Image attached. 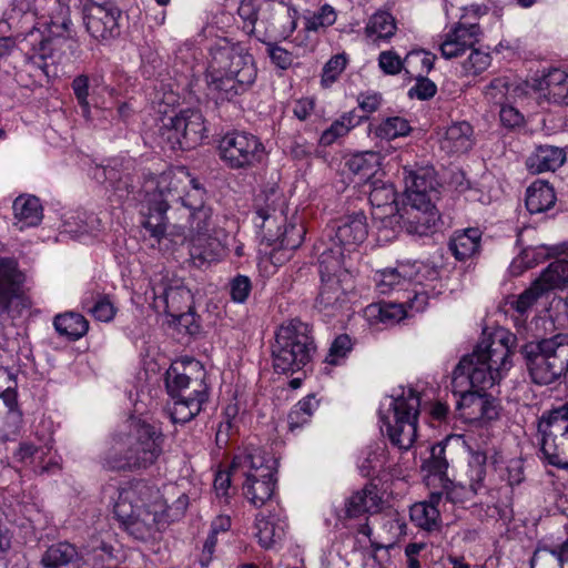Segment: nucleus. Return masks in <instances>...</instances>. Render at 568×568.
Instances as JSON below:
<instances>
[{"instance_id": "1", "label": "nucleus", "mask_w": 568, "mask_h": 568, "mask_svg": "<svg viewBox=\"0 0 568 568\" xmlns=\"http://www.w3.org/2000/svg\"><path fill=\"white\" fill-rule=\"evenodd\" d=\"M113 513L124 530L140 541L156 540L171 520L159 490L142 479L119 490Z\"/></svg>"}, {"instance_id": "2", "label": "nucleus", "mask_w": 568, "mask_h": 568, "mask_svg": "<svg viewBox=\"0 0 568 568\" xmlns=\"http://www.w3.org/2000/svg\"><path fill=\"white\" fill-rule=\"evenodd\" d=\"M181 182L182 180L173 175L172 172H162L159 175L144 174L142 186L144 220L142 225L158 242L168 235L169 217L166 213L173 203L181 201L187 211L201 209L205 204V189L196 179L189 180L190 189L184 195H181L178 190V184Z\"/></svg>"}, {"instance_id": "3", "label": "nucleus", "mask_w": 568, "mask_h": 568, "mask_svg": "<svg viewBox=\"0 0 568 568\" xmlns=\"http://www.w3.org/2000/svg\"><path fill=\"white\" fill-rule=\"evenodd\" d=\"M528 375L537 385H550L568 373V334L535 338L520 348Z\"/></svg>"}, {"instance_id": "4", "label": "nucleus", "mask_w": 568, "mask_h": 568, "mask_svg": "<svg viewBox=\"0 0 568 568\" xmlns=\"http://www.w3.org/2000/svg\"><path fill=\"white\" fill-rule=\"evenodd\" d=\"M316 352L312 328L293 318L276 331L272 345L273 368L278 374H293L303 369Z\"/></svg>"}, {"instance_id": "5", "label": "nucleus", "mask_w": 568, "mask_h": 568, "mask_svg": "<svg viewBox=\"0 0 568 568\" xmlns=\"http://www.w3.org/2000/svg\"><path fill=\"white\" fill-rule=\"evenodd\" d=\"M129 447L122 453H112L106 464L113 470H139L153 465L163 452L164 435L156 424L132 418L130 420Z\"/></svg>"}, {"instance_id": "6", "label": "nucleus", "mask_w": 568, "mask_h": 568, "mask_svg": "<svg viewBox=\"0 0 568 568\" xmlns=\"http://www.w3.org/2000/svg\"><path fill=\"white\" fill-rule=\"evenodd\" d=\"M280 4H283L282 2ZM273 12L283 16L288 20V26L283 27V34H291L296 29L297 11L294 8H284L278 6L276 8V0H242L237 14L242 21V30L248 36H255L256 39L266 44L267 54L277 68L285 70L293 63V54L286 49L273 43L266 42L265 38L257 34L256 22L270 23L273 18Z\"/></svg>"}, {"instance_id": "7", "label": "nucleus", "mask_w": 568, "mask_h": 568, "mask_svg": "<svg viewBox=\"0 0 568 568\" xmlns=\"http://www.w3.org/2000/svg\"><path fill=\"white\" fill-rule=\"evenodd\" d=\"M233 474L241 471L245 497L256 507L263 506L275 489V459L258 447H246L232 460Z\"/></svg>"}, {"instance_id": "8", "label": "nucleus", "mask_w": 568, "mask_h": 568, "mask_svg": "<svg viewBox=\"0 0 568 568\" xmlns=\"http://www.w3.org/2000/svg\"><path fill=\"white\" fill-rule=\"evenodd\" d=\"M389 416L381 415V430L386 432L393 446L408 450L417 436V416L420 398L413 388L402 389L400 394L392 395Z\"/></svg>"}, {"instance_id": "9", "label": "nucleus", "mask_w": 568, "mask_h": 568, "mask_svg": "<svg viewBox=\"0 0 568 568\" xmlns=\"http://www.w3.org/2000/svg\"><path fill=\"white\" fill-rule=\"evenodd\" d=\"M538 432L547 462L568 469V402L545 410L538 418Z\"/></svg>"}, {"instance_id": "10", "label": "nucleus", "mask_w": 568, "mask_h": 568, "mask_svg": "<svg viewBox=\"0 0 568 568\" xmlns=\"http://www.w3.org/2000/svg\"><path fill=\"white\" fill-rule=\"evenodd\" d=\"M219 154L227 168L245 170L254 168L263 161L265 148L256 135L233 131L220 140Z\"/></svg>"}, {"instance_id": "11", "label": "nucleus", "mask_w": 568, "mask_h": 568, "mask_svg": "<svg viewBox=\"0 0 568 568\" xmlns=\"http://www.w3.org/2000/svg\"><path fill=\"white\" fill-rule=\"evenodd\" d=\"M201 111L186 109L170 119L162 129L161 135L172 150H191L201 144L206 128Z\"/></svg>"}, {"instance_id": "12", "label": "nucleus", "mask_w": 568, "mask_h": 568, "mask_svg": "<svg viewBox=\"0 0 568 568\" xmlns=\"http://www.w3.org/2000/svg\"><path fill=\"white\" fill-rule=\"evenodd\" d=\"M210 64L240 79V83L254 84L257 69L253 57L240 43L223 40L211 48Z\"/></svg>"}, {"instance_id": "13", "label": "nucleus", "mask_w": 568, "mask_h": 568, "mask_svg": "<svg viewBox=\"0 0 568 568\" xmlns=\"http://www.w3.org/2000/svg\"><path fill=\"white\" fill-rule=\"evenodd\" d=\"M23 274L12 258L0 257V316L12 318L31 306V302L23 290Z\"/></svg>"}, {"instance_id": "14", "label": "nucleus", "mask_w": 568, "mask_h": 568, "mask_svg": "<svg viewBox=\"0 0 568 568\" xmlns=\"http://www.w3.org/2000/svg\"><path fill=\"white\" fill-rule=\"evenodd\" d=\"M171 365L165 373V388L170 398H209L204 383V371L199 362H190L187 366Z\"/></svg>"}, {"instance_id": "15", "label": "nucleus", "mask_w": 568, "mask_h": 568, "mask_svg": "<svg viewBox=\"0 0 568 568\" xmlns=\"http://www.w3.org/2000/svg\"><path fill=\"white\" fill-rule=\"evenodd\" d=\"M83 23L88 33L99 42H108L120 36L121 10L111 1L83 3Z\"/></svg>"}, {"instance_id": "16", "label": "nucleus", "mask_w": 568, "mask_h": 568, "mask_svg": "<svg viewBox=\"0 0 568 568\" xmlns=\"http://www.w3.org/2000/svg\"><path fill=\"white\" fill-rule=\"evenodd\" d=\"M459 395L456 400L454 416L465 423L490 422L499 417V404L497 399L486 392L458 388L453 390Z\"/></svg>"}, {"instance_id": "17", "label": "nucleus", "mask_w": 568, "mask_h": 568, "mask_svg": "<svg viewBox=\"0 0 568 568\" xmlns=\"http://www.w3.org/2000/svg\"><path fill=\"white\" fill-rule=\"evenodd\" d=\"M501 378L500 373L487 366L476 354L465 355L453 372L452 389L469 388L486 392Z\"/></svg>"}, {"instance_id": "18", "label": "nucleus", "mask_w": 568, "mask_h": 568, "mask_svg": "<svg viewBox=\"0 0 568 568\" xmlns=\"http://www.w3.org/2000/svg\"><path fill=\"white\" fill-rule=\"evenodd\" d=\"M368 235L367 217L363 211L353 212L337 219L328 234L331 241L351 252L361 245Z\"/></svg>"}, {"instance_id": "19", "label": "nucleus", "mask_w": 568, "mask_h": 568, "mask_svg": "<svg viewBox=\"0 0 568 568\" xmlns=\"http://www.w3.org/2000/svg\"><path fill=\"white\" fill-rule=\"evenodd\" d=\"M399 219L409 234L427 236L437 230L440 215L434 202L425 204L406 201Z\"/></svg>"}, {"instance_id": "20", "label": "nucleus", "mask_w": 568, "mask_h": 568, "mask_svg": "<svg viewBox=\"0 0 568 568\" xmlns=\"http://www.w3.org/2000/svg\"><path fill=\"white\" fill-rule=\"evenodd\" d=\"M154 306L162 308L170 316L191 311L193 295L181 281L165 283L161 281L152 287Z\"/></svg>"}, {"instance_id": "21", "label": "nucleus", "mask_w": 568, "mask_h": 568, "mask_svg": "<svg viewBox=\"0 0 568 568\" xmlns=\"http://www.w3.org/2000/svg\"><path fill=\"white\" fill-rule=\"evenodd\" d=\"M406 201L425 204L438 199L439 183L433 168L407 170L404 168Z\"/></svg>"}, {"instance_id": "22", "label": "nucleus", "mask_w": 568, "mask_h": 568, "mask_svg": "<svg viewBox=\"0 0 568 568\" xmlns=\"http://www.w3.org/2000/svg\"><path fill=\"white\" fill-rule=\"evenodd\" d=\"M348 277H321L320 293L315 307L327 316H335L347 303V288L343 283Z\"/></svg>"}, {"instance_id": "23", "label": "nucleus", "mask_w": 568, "mask_h": 568, "mask_svg": "<svg viewBox=\"0 0 568 568\" xmlns=\"http://www.w3.org/2000/svg\"><path fill=\"white\" fill-rule=\"evenodd\" d=\"M480 28L478 24L458 23L446 36L440 44V52L445 59L459 58L471 49L478 41Z\"/></svg>"}, {"instance_id": "24", "label": "nucleus", "mask_w": 568, "mask_h": 568, "mask_svg": "<svg viewBox=\"0 0 568 568\" xmlns=\"http://www.w3.org/2000/svg\"><path fill=\"white\" fill-rule=\"evenodd\" d=\"M205 79L209 91L215 95L216 100L222 101H231L248 91L253 85L251 83H240V79L229 75L211 64H209Z\"/></svg>"}, {"instance_id": "25", "label": "nucleus", "mask_w": 568, "mask_h": 568, "mask_svg": "<svg viewBox=\"0 0 568 568\" xmlns=\"http://www.w3.org/2000/svg\"><path fill=\"white\" fill-rule=\"evenodd\" d=\"M82 562V551L69 541L50 545L40 559L41 568H80Z\"/></svg>"}, {"instance_id": "26", "label": "nucleus", "mask_w": 568, "mask_h": 568, "mask_svg": "<svg viewBox=\"0 0 568 568\" xmlns=\"http://www.w3.org/2000/svg\"><path fill=\"white\" fill-rule=\"evenodd\" d=\"M328 246L324 243L317 244L315 250L318 252V272L321 277L344 276L349 277L348 272L343 267L344 247L338 246L332 241Z\"/></svg>"}, {"instance_id": "27", "label": "nucleus", "mask_w": 568, "mask_h": 568, "mask_svg": "<svg viewBox=\"0 0 568 568\" xmlns=\"http://www.w3.org/2000/svg\"><path fill=\"white\" fill-rule=\"evenodd\" d=\"M473 126L468 122H456L449 125L440 141V148L448 154H463L474 145Z\"/></svg>"}, {"instance_id": "28", "label": "nucleus", "mask_w": 568, "mask_h": 568, "mask_svg": "<svg viewBox=\"0 0 568 568\" xmlns=\"http://www.w3.org/2000/svg\"><path fill=\"white\" fill-rule=\"evenodd\" d=\"M566 160L562 149L554 145H538L527 158L526 166L534 173L539 174L547 171H556Z\"/></svg>"}, {"instance_id": "29", "label": "nucleus", "mask_w": 568, "mask_h": 568, "mask_svg": "<svg viewBox=\"0 0 568 568\" xmlns=\"http://www.w3.org/2000/svg\"><path fill=\"white\" fill-rule=\"evenodd\" d=\"M530 568H568V536L558 545H538Z\"/></svg>"}, {"instance_id": "30", "label": "nucleus", "mask_w": 568, "mask_h": 568, "mask_svg": "<svg viewBox=\"0 0 568 568\" xmlns=\"http://www.w3.org/2000/svg\"><path fill=\"white\" fill-rule=\"evenodd\" d=\"M538 90L557 104L568 105V73L560 69H551L538 80Z\"/></svg>"}, {"instance_id": "31", "label": "nucleus", "mask_w": 568, "mask_h": 568, "mask_svg": "<svg viewBox=\"0 0 568 568\" xmlns=\"http://www.w3.org/2000/svg\"><path fill=\"white\" fill-rule=\"evenodd\" d=\"M473 354H476L477 357L480 356V359H483L487 366L489 365L493 371L500 374L510 366V352L501 341L489 342L488 339H484L476 346Z\"/></svg>"}, {"instance_id": "32", "label": "nucleus", "mask_w": 568, "mask_h": 568, "mask_svg": "<svg viewBox=\"0 0 568 568\" xmlns=\"http://www.w3.org/2000/svg\"><path fill=\"white\" fill-rule=\"evenodd\" d=\"M14 219L21 224L20 229L37 226L43 219V207L34 195H19L12 204Z\"/></svg>"}, {"instance_id": "33", "label": "nucleus", "mask_w": 568, "mask_h": 568, "mask_svg": "<svg viewBox=\"0 0 568 568\" xmlns=\"http://www.w3.org/2000/svg\"><path fill=\"white\" fill-rule=\"evenodd\" d=\"M381 498L375 486L366 485L363 489L354 493L346 501L345 511L349 518L358 517L366 513L379 510Z\"/></svg>"}, {"instance_id": "34", "label": "nucleus", "mask_w": 568, "mask_h": 568, "mask_svg": "<svg viewBox=\"0 0 568 568\" xmlns=\"http://www.w3.org/2000/svg\"><path fill=\"white\" fill-rule=\"evenodd\" d=\"M556 203L555 190L545 181L534 182L526 192V207L531 214L542 213Z\"/></svg>"}, {"instance_id": "35", "label": "nucleus", "mask_w": 568, "mask_h": 568, "mask_svg": "<svg viewBox=\"0 0 568 568\" xmlns=\"http://www.w3.org/2000/svg\"><path fill=\"white\" fill-rule=\"evenodd\" d=\"M55 331L70 341H78L88 333L89 322L79 313H64L57 315L53 321Z\"/></svg>"}, {"instance_id": "36", "label": "nucleus", "mask_w": 568, "mask_h": 568, "mask_svg": "<svg viewBox=\"0 0 568 568\" xmlns=\"http://www.w3.org/2000/svg\"><path fill=\"white\" fill-rule=\"evenodd\" d=\"M480 236L478 229H467L449 241V250L457 260L465 261L478 251Z\"/></svg>"}, {"instance_id": "37", "label": "nucleus", "mask_w": 568, "mask_h": 568, "mask_svg": "<svg viewBox=\"0 0 568 568\" xmlns=\"http://www.w3.org/2000/svg\"><path fill=\"white\" fill-rule=\"evenodd\" d=\"M171 400L172 403L168 405L171 420L174 424H185L200 414L207 398H171Z\"/></svg>"}, {"instance_id": "38", "label": "nucleus", "mask_w": 568, "mask_h": 568, "mask_svg": "<svg viewBox=\"0 0 568 568\" xmlns=\"http://www.w3.org/2000/svg\"><path fill=\"white\" fill-rule=\"evenodd\" d=\"M405 315L402 305L394 303H375L365 308V316L372 325L385 324L394 325Z\"/></svg>"}, {"instance_id": "39", "label": "nucleus", "mask_w": 568, "mask_h": 568, "mask_svg": "<svg viewBox=\"0 0 568 568\" xmlns=\"http://www.w3.org/2000/svg\"><path fill=\"white\" fill-rule=\"evenodd\" d=\"M396 31L395 18L387 11H377L369 19L365 27V34L373 39L389 40Z\"/></svg>"}, {"instance_id": "40", "label": "nucleus", "mask_w": 568, "mask_h": 568, "mask_svg": "<svg viewBox=\"0 0 568 568\" xmlns=\"http://www.w3.org/2000/svg\"><path fill=\"white\" fill-rule=\"evenodd\" d=\"M536 280L546 293L551 290L568 287V261L557 260L551 262Z\"/></svg>"}, {"instance_id": "41", "label": "nucleus", "mask_w": 568, "mask_h": 568, "mask_svg": "<svg viewBox=\"0 0 568 568\" xmlns=\"http://www.w3.org/2000/svg\"><path fill=\"white\" fill-rule=\"evenodd\" d=\"M409 515L412 521L424 530L435 531L440 528V513L434 506L416 503L410 507Z\"/></svg>"}, {"instance_id": "42", "label": "nucleus", "mask_w": 568, "mask_h": 568, "mask_svg": "<svg viewBox=\"0 0 568 568\" xmlns=\"http://www.w3.org/2000/svg\"><path fill=\"white\" fill-rule=\"evenodd\" d=\"M83 310L90 313L95 320L110 322L115 315V307L106 295L90 293L82 301Z\"/></svg>"}, {"instance_id": "43", "label": "nucleus", "mask_w": 568, "mask_h": 568, "mask_svg": "<svg viewBox=\"0 0 568 568\" xmlns=\"http://www.w3.org/2000/svg\"><path fill=\"white\" fill-rule=\"evenodd\" d=\"M362 118L363 116L356 115L354 112L345 113L322 133L320 139L321 144L325 146L333 144L338 138L344 136L352 128L357 125Z\"/></svg>"}, {"instance_id": "44", "label": "nucleus", "mask_w": 568, "mask_h": 568, "mask_svg": "<svg viewBox=\"0 0 568 568\" xmlns=\"http://www.w3.org/2000/svg\"><path fill=\"white\" fill-rule=\"evenodd\" d=\"M449 439L438 442L430 448V456L423 464V469L427 470L430 475L438 476L439 480L446 478V470L449 466L446 456V449Z\"/></svg>"}, {"instance_id": "45", "label": "nucleus", "mask_w": 568, "mask_h": 568, "mask_svg": "<svg viewBox=\"0 0 568 568\" xmlns=\"http://www.w3.org/2000/svg\"><path fill=\"white\" fill-rule=\"evenodd\" d=\"M255 526L257 529L256 536L258 538V542L264 548L272 547L284 536V525L275 523L274 518L257 516Z\"/></svg>"}, {"instance_id": "46", "label": "nucleus", "mask_w": 568, "mask_h": 568, "mask_svg": "<svg viewBox=\"0 0 568 568\" xmlns=\"http://www.w3.org/2000/svg\"><path fill=\"white\" fill-rule=\"evenodd\" d=\"M346 166L354 174L369 179L379 166V155L375 152L357 153L346 161Z\"/></svg>"}, {"instance_id": "47", "label": "nucleus", "mask_w": 568, "mask_h": 568, "mask_svg": "<svg viewBox=\"0 0 568 568\" xmlns=\"http://www.w3.org/2000/svg\"><path fill=\"white\" fill-rule=\"evenodd\" d=\"M372 185L368 196L371 204L377 209H384L388 214L397 211L395 206L396 193L393 185L385 183L378 185L377 182H373Z\"/></svg>"}, {"instance_id": "48", "label": "nucleus", "mask_w": 568, "mask_h": 568, "mask_svg": "<svg viewBox=\"0 0 568 568\" xmlns=\"http://www.w3.org/2000/svg\"><path fill=\"white\" fill-rule=\"evenodd\" d=\"M412 128L407 120L400 116L385 119L376 129L375 134L381 139L393 140L407 135Z\"/></svg>"}, {"instance_id": "49", "label": "nucleus", "mask_w": 568, "mask_h": 568, "mask_svg": "<svg viewBox=\"0 0 568 568\" xmlns=\"http://www.w3.org/2000/svg\"><path fill=\"white\" fill-rule=\"evenodd\" d=\"M544 294H546L545 288H542L541 284L535 280L527 290L517 296V298L511 303V306L519 314H525Z\"/></svg>"}, {"instance_id": "50", "label": "nucleus", "mask_w": 568, "mask_h": 568, "mask_svg": "<svg viewBox=\"0 0 568 568\" xmlns=\"http://www.w3.org/2000/svg\"><path fill=\"white\" fill-rule=\"evenodd\" d=\"M469 54L466 60L463 61L462 68L466 75H477L485 71L491 61V57L487 52H483L478 49H468Z\"/></svg>"}, {"instance_id": "51", "label": "nucleus", "mask_w": 568, "mask_h": 568, "mask_svg": "<svg viewBox=\"0 0 568 568\" xmlns=\"http://www.w3.org/2000/svg\"><path fill=\"white\" fill-rule=\"evenodd\" d=\"M386 462L385 448L381 446L369 447L366 456L359 465L363 476L368 477L382 468Z\"/></svg>"}, {"instance_id": "52", "label": "nucleus", "mask_w": 568, "mask_h": 568, "mask_svg": "<svg viewBox=\"0 0 568 568\" xmlns=\"http://www.w3.org/2000/svg\"><path fill=\"white\" fill-rule=\"evenodd\" d=\"M378 65L386 74H398L402 70H405L406 73H412L406 64L405 58L402 60L400 57L393 50H387L379 53Z\"/></svg>"}, {"instance_id": "53", "label": "nucleus", "mask_w": 568, "mask_h": 568, "mask_svg": "<svg viewBox=\"0 0 568 568\" xmlns=\"http://www.w3.org/2000/svg\"><path fill=\"white\" fill-rule=\"evenodd\" d=\"M510 89H515L514 83L507 77H499L490 81L487 85L486 97L497 104H504Z\"/></svg>"}, {"instance_id": "54", "label": "nucleus", "mask_w": 568, "mask_h": 568, "mask_svg": "<svg viewBox=\"0 0 568 568\" xmlns=\"http://www.w3.org/2000/svg\"><path fill=\"white\" fill-rule=\"evenodd\" d=\"M486 459L487 457L485 453H476L473 455L469 463L470 488L475 494H477V491L481 488L484 478L486 476Z\"/></svg>"}, {"instance_id": "55", "label": "nucleus", "mask_w": 568, "mask_h": 568, "mask_svg": "<svg viewBox=\"0 0 568 568\" xmlns=\"http://www.w3.org/2000/svg\"><path fill=\"white\" fill-rule=\"evenodd\" d=\"M353 343L347 334L338 335L332 343L325 362L331 365H337L339 361L352 351Z\"/></svg>"}, {"instance_id": "56", "label": "nucleus", "mask_w": 568, "mask_h": 568, "mask_svg": "<svg viewBox=\"0 0 568 568\" xmlns=\"http://www.w3.org/2000/svg\"><path fill=\"white\" fill-rule=\"evenodd\" d=\"M347 59L344 53L332 57L323 68L322 84L328 87L335 82L338 75L344 71Z\"/></svg>"}, {"instance_id": "57", "label": "nucleus", "mask_w": 568, "mask_h": 568, "mask_svg": "<svg viewBox=\"0 0 568 568\" xmlns=\"http://www.w3.org/2000/svg\"><path fill=\"white\" fill-rule=\"evenodd\" d=\"M229 288L232 301L244 303L252 291V283L247 276L236 275L230 281Z\"/></svg>"}, {"instance_id": "58", "label": "nucleus", "mask_w": 568, "mask_h": 568, "mask_svg": "<svg viewBox=\"0 0 568 568\" xmlns=\"http://www.w3.org/2000/svg\"><path fill=\"white\" fill-rule=\"evenodd\" d=\"M436 92V84L420 72L416 75V83L409 89L408 95L418 100H428L433 98Z\"/></svg>"}, {"instance_id": "59", "label": "nucleus", "mask_w": 568, "mask_h": 568, "mask_svg": "<svg viewBox=\"0 0 568 568\" xmlns=\"http://www.w3.org/2000/svg\"><path fill=\"white\" fill-rule=\"evenodd\" d=\"M405 282V278L399 274L396 268L385 270L378 273L376 284L382 294H387L397 286H400Z\"/></svg>"}, {"instance_id": "60", "label": "nucleus", "mask_w": 568, "mask_h": 568, "mask_svg": "<svg viewBox=\"0 0 568 568\" xmlns=\"http://www.w3.org/2000/svg\"><path fill=\"white\" fill-rule=\"evenodd\" d=\"M211 217L212 210L205 204L202 205L201 209H193L189 211L191 227L197 233H203L209 230Z\"/></svg>"}, {"instance_id": "61", "label": "nucleus", "mask_w": 568, "mask_h": 568, "mask_svg": "<svg viewBox=\"0 0 568 568\" xmlns=\"http://www.w3.org/2000/svg\"><path fill=\"white\" fill-rule=\"evenodd\" d=\"M72 89L74 95L82 108V112L84 115H88L90 112V105L88 102L89 95V78L87 75H78L72 81Z\"/></svg>"}, {"instance_id": "62", "label": "nucleus", "mask_w": 568, "mask_h": 568, "mask_svg": "<svg viewBox=\"0 0 568 568\" xmlns=\"http://www.w3.org/2000/svg\"><path fill=\"white\" fill-rule=\"evenodd\" d=\"M405 61L409 70L412 64L420 63L422 72L428 73L434 68L435 55L429 52L412 51L406 54Z\"/></svg>"}, {"instance_id": "63", "label": "nucleus", "mask_w": 568, "mask_h": 568, "mask_svg": "<svg viewBox=\"0 0 568 568\" xmlns=\"http://www.w3.org/2000/svg\"><path fill=\"white\" fill-rule=\"evenodd\" d=\"M92 551L94 556L101 560H118L120 549L115 548L111 542L103 539L93 541Z\"/></svg>"}, {"instance_id": "64", "label": "nucleus", "mask_w": 568, "mask_h": 568, "mask_svg": "<svg viewBox=\"0 0 568 568\" xmlns=\"http://www.w3.org/2000/svg\"><path fill=\"white\" fill-rule=\"evenodd\" d=\"M500 105H501V108H500L499 116H500V122L503 123L504 126L513 129V128L520 126L523 124L524 116L517 109H515L511 105H505V104H500Z\"/></svg>"}]
</instances>
